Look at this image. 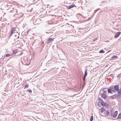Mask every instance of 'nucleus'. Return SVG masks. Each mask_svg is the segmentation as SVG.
Returning a JSON list of instances; mask_svg holds the SVG:
<instances>
[{"mask_svg":"<svg viewBox=\"0 0 121 121\" xmlns=\"http://www.w3.org/2000/svg\"><path fill=\"white\" fill-rule=\"evenodd\" d=\"M108 93H109L112 94L111 89L110 88H108L107 90Z\"/></svg>","mask_w":121,"mask_h":121,"instance_id":"nucleus-11","label":"nucleus"},{"mask_svg":"<svg viewBox=\"0 0 121 121\" xmlns=\"http://www.w3.org/2000/svg\"><path fill=\"white\" fill-rule=\"evenodd\" d=\"M10 12L13 13V15H14L16 13H17V10L16 9H14L13 8L12 10H10Z\"/></svg>","mask_w":121,"mask_h":121,"instance_id":"nucleus-1","label":"nucleus"},{"mask_svg":"<svg viewBox=\"0 0 121 121\" xmlns=\"http://www.w3.org/2000/svg\"><path fill=\"white\" fill-rule=\"evenodd\" d=\"M118 57L117 56L114 55L112 57V59H114L117 58Z\"/></svg>","mask_w":121,"mask_h":121,"instance_id":"nucleus-13","label":"nucleus"},{"mask_svg":"<svg viewBox=\"0 0 121 121\" xmlns=\"http://www.w3.org/2000/svg\"><path fill=\"white\" fill-rule=\"evenodd\" d=\"M110 97V98L111 99H113L115 98L114 96H113V95L111 96Z\"/></svg>","mask_w":121,"mask_h":121,"instance_id":"nucleus-25","label":"nucleus"},{"mask_svg":"<svg viewBox=\"0 0 121 121\" xmlns=\"http://www.w3.org/2000/svg\"><path fill=\"white\" fill-rule=\"evenodd\" d=\"M118 95H119V96H121V91H120V90H119L118 91Z\"/></svg>","mask_w":121,"mask_h":121,"instance_id":"nucleus-15","label":"nucleus"},{"mask_svg":"<svg viewBox=\"0 0 121 121\" xmlns=\"http://www.w3.org/2000/svg\"><path fill=\"white\" fill-rule=\"evenodd\" d=\"M97 11V10H95V12H96V11Z\"/></svg>","mask_w":121,"mask_h":121,"instance_id":"nucleus-33","label":"nucleus"},{"mask_svg":"<svg viewBox=\"0 0 121 121\" xmlns=\"http://www.w3.org/2000/svg\"><path fill=\"white\" fill-rule=\"evenodd\" d=\"M11 55V56H13V54H6V57H8L9 56Z\"/></svg>","mask_w":121,"mask_h":121,"instance_id":"nucleus-18","label":"nucleus"},{"mask_svg":"<svg viewBox=\"0 0 121 121\" xmlns=\"http://www.w3.org/2000/svg\"><path fill=\"white\" fill-rule=\"evenodd\" d=\"M117 113L118 111H115L113 113V117L114 118H116L117 116Z\"/></svg>","mask_w":121,"mask_h":121,"instance_id":"nucleus-6","label":"nucleus"},{"mask_svg":"<svg viewBox=\"0 0 121 121\" xmlns=\"http://www.w3.org/2000/svg\"><path fill=\"white\" fill-rule=\"evenodd\" d=\"M16 30L15 29V28H13L11 30V35H12L14 33H15L16 32Z\"/></svg>","mask_w":121,"mask_h":121,"instance_id":"nucleus-5","label":"nucleus"},{"mask_svg":"<svg viewBox=\"0 0 121 121\" xmlns=\"http://www.w3.org/2000/svg\"><path fill=\"white\" fill-rule=\"evenodd\" d=\"M87 70H86L85 72L84 76V77H86V76H87Z\"/></svg>","mask_w":121,"mask_h":121,"instance_id":"nucleus-20","label":"nucleus"},{"mask_svg":"<svg viewBox=\"0 0 121 121\" xmlns=\"http://www.w3.org/2000/svg\"><path fill=\"white\" fill-rule=\"evenodd\" d=\"M114 103H115V102H114V101L112 102V104H114Z\"/></svg>","mask_w":121,"mask_h":121,"instance_id":"nucleus-31","label":"nucleus"},{"mask_svg":"<svg viewBox=\"0 0 121 121\" xmlns=\"http://www.w3.org/2000/svg\"><path fill=\"white\" fill-rule=\"evenodd\" d=\"M117 118L118 119H121V113H120L118 115L117 117Z\"/></svg>","mask_w":121,"mask_h":121,"instance_id":"nucleus-16","label":"nucleus"},{"mask_svg":"<svg viewBox=\"0 0 121 121\" xmlns=\"http://www.w3.org/2000/svg\"><path fill=\"white\" fill-rule=\"evenodd\" d=\"M50 32H51L50 31H49L48 30H47V31L46 32V33L47 34L50 33Z\"/></svg>","mask_w":121,"mask_h":121,"instance_id":"nucleus-26","label":"nucleus"},{"mask_svg":"<svg viewBox=\"0 0 121 121\" xmlns=\"http://www.w3.org/2000/svg\"><path fill=\"white\" fill-rule=\"evenodd\" d=\"M28 91H29V92L30 93L32 92V91L31 90H28Z\"/></svg>","mask_w":121,"mask_h":121,"instance_id":"nucleus-27","label":"nucleus"},{"mask_svg":"<svg viewBox=\"0 0 121 121\" xmlns=\"http://www.w3.org/2000/svg\"><path fill=\"white\" fill-rule=\"evenodd\" d=\"M86 77H84V76L83 78V80L84 81H85V78H86Z\"/></svg>","mask_w":121,"mask_h":121,"instance_id":"nucleus-29","label":"nucleus"},{"mask_svg":"<svg viewBox=\"0 0 121 121\" xmlns=\"http://www.w3.org/2000/svg\"><path fill=\"white\" fill-rule=\"evenodd\" d=\"M110 88L111 89L112 91V92H115V90L114 87H112Z\"/></svg>","mask_w":121,"mask_h":121,"instance_id":"nucleus-14","label":"nucleus"},{"mask_svg":"<svg viewBox=\"0 0 121 121\" xmlns=\"http://www.w3.org/2000/svg\"><path fill=\"white\" fill-rule=\"evenodd\" d=\"M110 114L109 111L108 110H106L104 113V116L105 117H107Z\"/></svg>","mask_w":121,"mask_h":121,"instance_id":"nucleus-3","label":"nucleus"},{"mask_svg":"<svg viewBox=\"0 0 121 121\" xmlns=\"http://www.w3.org/2000/svg\"><path fill=\"white\" fill-rule=\"evenodd\" d=\"M106 93H102L101 94V96L104 99H106L107 97L108 96L106 95Z\"/></svg>","mask_w":121,"mask_h":121,"instance_id":"nucleus-2","label":"nucleus"},{"mask_svg":"<svg viewBox=\"0 0 121 121\" xmlns=\"http://www.w3.org/2000/svg\"><path fill=\"white\" fill-rule=\"evenodd\" d=\"M13 53L12 54H13V55H14V54H15L17 52V51H13ZM13 56L14 55H13Z\"/></svg>","mask_w":121,"mask_h":121,"instance_id":"nucleus-23","label":"nucleus"},{"mask_svg":"<svg viewBox=\"0 0 121 121\" xmlns=\"http://www.w3.org/2000/svg\"><path fill=\"white\" fill-rule=\"evenodd\" d=\"M54 39V38H49L47 40V43L48 44L52 42Z\"/></svg>","mask_w":121,"mask_h":121,"instance_id":"nucleus-4","label":"nucleus"},{"mask_svg":"<svg viewBox=\"0 0 121 121\" xmlns=\"http://www.w3.org/2000/svg\"><path fill=\"white\" fill-rule=\"evenodd\" d=\"M110 113H111V116H112V112L111 111H110Z\"/></svg>","mask_w":121,"mask_h":121,"instance_id":"nucleus-30","label":"nucleus"},{"mask_svg":"<svg viewBox=\"0 0 121 121\" xmlns=\"http://www.w3.org/2000/svg\"><path fill=\"white\" fill-rule=\"evenodd\" d=\"M74 4H71V5H69L68 7V9H70L71 8H73L74 6Z\"/></svg>","mask_w":121,"mask_h":121,"instance_id":"nucleus-12","label":"nucleus"},{"mask_svg":"<svg viewBox=\"0 0 121 121\" xmlns=\"http://www.w3.org/2000/svg\"><path fill=\"white\" fill-rule=\"evenodd\" d=\"M104 51L103 49L100 50L99 52V53H104Z\"/></svg>","mask_w":121,"mask_h":121,"instance_id":"nucleus-22","label":"nucleus"},{"mask_svg":"<svg viewBox=\"0 0 121 121\" xmlns=\"http://www.w3.org/2000/svg\"><path fill=\"white\" fill-rule=\"evenodd\" d=\"M121 32H117L115 35L114 37L115 38H116L118 37L120 34Z\"/></svg>","mask_w":121,"mask_h":121,"instance_id":"nucleus-8","label":"nucleus"},{"mask_svg":"<svg viewBox=\"0 0 121 121\" xmlns=\"http://www.w3.org/2000/svg\"><path fill=\"white\" fill-rule=\"evenodd\" d=\"M9 12H10V11H9Z\"/></svg>","mask_w":121,"mask_h":121,"instance_id":"nucleus-35","label":"nucleus"},{"mask_svg":"<svg viewBox=\"0 0 121 121\" xmlns=\"http://www.w3.org/2000/svg\"><path fill=\"white\" fill-rule=\"evenodd\" d=\"M100 110L101 113H103V112L105 111V109L104 107H102L100 109Z\"/></svg>","mask_w":121,"mask_h":121,"instance_id":"nucleus-9","label":"nucleus"},{"mask_svg":"<svg viewBox=\"0 0 121 121\" xmlns=\"http://www.w3.org/2000/svg\"><path fill=\"white\" fill-rule=\"evenodd\" d=\"M120 90V91H121V89L120 90Z\"/></svg>","mask_w":121,"mask_h":121,"instance_id":"nucleus-34","label":"nucleus"},{"mask_svg":"<svg viewBox=\"0 0 121 121\" xmlns=\"http://www.w3.org/2000/svg\"><path fill=\"white\" fill-rule=\"evenodd\" d=\"M113 96H114L115 98H118L119 97V95L116 94H115L114 95H113Z\"/></svg>","mask_w":121,"mask_h":121,"instance_id":"nucleus-17","label":"nucleus"},{"mask_svg":"<svg viewBox=\"0 0 121 121\" xmlns=\"http://www.w3.org/2000/svg\"><path fill=\"white\" fill-rule=\"evenodd\" d=\"M107 88H104L102 90L103 92V93H107Z\"/></svg>","mask_w":121,"mask_h":121,"instance_id":"nucleus-10","label":"nucleus"},{"mask_svg":"<svg viewBox=\"0 0 121 121\" xmlns=\"http://www.w3.org/2000/svg\"><path fill=\"white\" fill-rule=\"evenodd\" d=\"M93 116H91L90 118V121H93Z\"/></svg>","mask_w":121,"mask_h":121,"instance_id":"nucleus-24","label":"nucleus"},{"mask_svg":"<svg viewBox=\"0 0 121 121\" xmlns=\"http://www.w3.org/2000/svg\"><path fill=\"white\" fill-rule=\"evenodd\" d=\"M101 104L102 106H105L106 104L103 101H102L101 102Z\"/></svg>","mask_w":121,"mask_h":121,"instance_id":"nucleus-19","label":"nucleus"},{"mask_svg":"<svg viewBox=\"0 0 121 121\" xmlns=\"http://www.w3.org/2000/svg\"><path fill=\"white\" fill-rule=\"evenodd\" d=\"M110 50L109 51H108L107 52V53H108V52H110Z\"/></svg>","mask_w":121,"mask_h":121,"instance_id":"nucleus-32","label":"nucleus"},{"mask_svg":"<svg viewBox=\"0 0 121 121\" xmlns=\"http://www.w3.org/2000/svg\"><path fill=\"white\" fill-rule=\"evenodd\" d=\"M28 87V85H26L25 86V87L26 88H27Z\"/></svg>","mask_w":121,"mask_h":121,"instance_id":"nucleus-28","label":"nucleus"},{"mask_svg":"<svg viewBox=\"0 0 121 121\" xmlns=\"http://www.w3.org/2000/svg\"><path fill=\"white\" fill-rule=\"evenodd\" d=\"M115 91H118L119 90V86L116 85L114 86V87Z\"/></svg>","mask_w":121,"mask_h":121,"instance_id":"nucleus-7","label":"nucleus"},{"mask_svg":"<svg viewBox=\"0 0 121 121\" xmlns=\"http://www.w3.org/2000/svg\"><path fill=\"white\" fill-rule=\"evenodd\" d=\"M37 21V20H34L33 21V23L35 24H37V22H36V21Z\"/></svg>","mask_w":121,"mask_h":121,"instance_id":"nucleus-21","label":"nucleus"}]
</instances>
